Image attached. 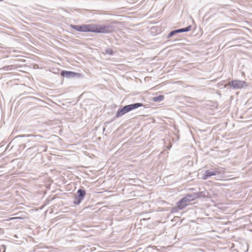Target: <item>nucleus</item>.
<instances>
[{"instance_id":"obj_1","label":"nucleus","mask_w":252,"mask_h":252,"mask_svg":"<svg viewBox=\"0 0 252 252\" xmlns=\"http://www.w3.org/2000/svg\"><path fill=\"white\" fill-rule=\"evenodd\" d=\"M119 22H113L108 24H82L71 25L70 27L78 32H94L97 33H110L116 29V24Z\"/></svg>"},{"instance_id":"obj_2","label":"nucleus","mask_w":252,"mask_h":252,"mask_svg":"<svg viewBox=\"0 0 252 252\" xmlns=\"http://www.w3.org/2000/svg\"><path fill=\"white\" fill-rule=\"evenodd\" d=\"M143 106L142 103L138 102L135 103L133 104H130L128 105H126L123 107L122 108L118 109V110L116 112V114L115 115L116 118H120L122 116L124 115L125 114L135 109H137L141 106Z\"/></svg>"},{"instance_id":"obj_3","label":"nucleus","mask_w":252,"mask_h":252,"mask_svg":"<svg viewBox=\"0 0 252 252\" xmlns=\"http://www.w3.org/2000/svg\"><path fill=\"white\" fill-rule=\"evenodd\" d=\"M194 196V195H192V193L188 194L181 199L176 203L178 209L180 210H182L187 206L189 205L191 201L194 200L193 198Z\"/></svg>"},{"instance_id":"obj_4","label":"nucleus","mask_w":252,"mask_h":252,"mask_svg":"<svg viewBox=\"0 0 252 252\" xmlns=\"http://www.w3.org/2000/svg\"><path fill=\"white\" fill-rule=\"evenodd\" d=\"M86 194V191L83 189H79L74 196L73 203L75 205H79L84 198Z\"/></svg>"},{"instance_id":"obj_5","label":"nucleus","mask_w":252,"mask_h":252,"mask_svg":"<svg viewBox=\"0 0 252 252\" xmlns=\"http://www.w3.org/2000/svg\"><path fill=\"white\" fill-rule=\"evenodd\" d=\"M228 85L234 89H241L244 86H247L246 82L245 81L238 80L231 81L229 82Z\"/></svg>"},{"instance_id":"obj_6","label":"nucleus","mask_w":252,"mask_h":252,"mask_svg":"<svg viewBox=\"0 0 252 252\" xmlns=\"http://www.w3.org/2000/svg\"><path fill=\"white\" fill-rule=\"evenodd\" d=\"M61 75L63 77L67 78H78L81 76V74L68 70H62L61 71Z\"/></svg>"},{"instance_id":"obj_7","label":"nucleus","mask_w":252,"mask_h":252,"mask_svg":"<svg viewBox=\"0 0 252 252\" xmlns=\"http://www.w3.org/2000/svg\"><path fill=\"white\" fill-rule=\"evenodd\" d=\"M220 174V172L217 170H207L203 174L202 179L203 180H207L212 176H216Z\"/></svg>"},{"instance_id":"obj_8","label":"nucleus","mask_w":252,"mask_h":252,"mask_svg":"<svg viewBox=\"0 0 252 252\" xmlns=\"http://www.w3.org/2000/svg\"><path fill=\"white\" fill-rule=\"evenodd\" d=\"M192 195H194V197H193L194 199H195L196 198H208L209 197V192L205 190L203 191H199L197 192H193L192 193Z\"/></svg>"},{"instance_id":"obj_9","label":"nucleus","mask_w":252,"mask_h":252,"mask_svg":"<svg viewBox=\"0 0 252 252\" xmlns=\"http://www.w3.org/2000/svg\"><path fill=\"white\" fill-rule=\"evenodd\" d=\"M39 148H38L37 146H34L28 148L26 152L27 155H32V153H35L37 151H39Z\"/></svg>"},{"instance_id":"obj_10","label":"nucleus","mask_w":252,"mask_h":252,"mask_svg":"<svg viewBox=\"0 0 252 252\" xmlns=\"http://www.w3.org/2000/svg\"><path fill=\"white\" fill-rule=\"evenodd\" d=\"M182 33L181 32V30H180V29H176V30H173L172 31H171L167 35V38H171V37L178 34V33Z\"/></svg>"},{"instance_id":"obj_11","label":"nucleus","mask_w":252,"mask_h":252,"mask_svg":"<svg viewBox=\"0 0 252 252\" xmlns=\"http://www.w3.org/2000/svg\"><path fill=\"white\" fill-rule=\"evenodd\" d=\"M41 137L42 136L40 135H32V134L19 135H18V136H16L15 137V138L14 139V140H16V139H17L19 137Z\"/></svg>"},{"instance_id":"obj_12","label":"nucleus","mask_w":252,"mask_h":252,"mask_svg":"<svg viewBox=\"0 0 252 252\" xmlns=\"http://www.w3.org/2000/svg\"><path fill=\"white\" fill-rule=\"evenodd\" d=\"M164 97V95L161 94L153 97L152 100L154 102H160L163 100Z\"/></svg>"},{"instance_id":"obj_13","label":"nucleus","mask_w":252,"mask_h":252,"mask_svg":"<svg viewBox=\"0 0 252 252\" xmlns=\"http://www.w3.org/2000/svg\"><path fill=\"white\" fill-rule=\"evenodd\" d=\"M191 28V26L189 25L185 28H181L180 30H181V32H188L190 31Z\"/></svg>"},{"instance_id":"obj_14","label":"nucleus","mask_w":252,"mask_h":252,"mask_svg":"<svg viewBox=\"0 0 252 252\" xmlns=\"http://www.w3.org/2000/svg\"><path fill=\"white\" fill-rule=\"evenodd\" d=\"M105 52L106 53V54H107V55H111V56H113L114 54V52H113V51L110 49V48H106L105 49Z\"/></svg>"},{"instance_id":"obj_15","label":"nucleus","mask_w":252,"mask_h":252,"mask_svg":"<svg viewBox=\"0 0 252 252\" xmlns=\"http://www.w3.org/2000/svg\"><path fill=\"white\" fill-rule=\"evenodd\" d=\"M38 148H39V151L38 152H45L47 150V147L46 146H37Z\"/></svg>"},{"instance_id":"obj_16","label":"nucleus","mask_w":252,"mask_h":252,"mask_svg":"<svg viewBox=\"0 0 252 252\" xmlns=\"http://www.w3.org/2000/svg\"><path fill=\"white\" fill-rule=\"evenodd\" d=\"M178 210H179L178 209V207H173L172 209H171V213H174V212H177Z\"/></svg>"},{"instance_id":"obj_17","label":"nucleus","mask_w":252,"mask_h":252,"mask_svg":"<svg viewBox=\"0 0 252 252\" xmlns=\"http://www.w3.org/2000/svg\"><path fill=\"white\" fill-rule=\"evenodd\" d=\"M20 146H23V149H24L26 147V145L22 144V145H20Z\"/></svg>"},{"instance_id":"obj_18","label":"nucleus","mask_w":252,"mask_h":252,"mask_svg":"<svg viewBox=\"0 0 252 252\" xmlns=\"http://www.w3.org/2000/svg\"><path fill=\"white\" fill-rule=\"evenodd\" d=\"M105 127H104V128H103V131H104V130H105Z\"/></svg>"},{"instance_id":"obj_19","label":"nucleus","mask_w":252,"mask_h":252,"mask_svg":"<svg viewBox=\"0 0 252 252\" xmlns=\"http://www.w3.org/2000/svg\"><path fill=\"white\" fill-rule=\"evenodd\" d=\"M178 39H175V40H174V41H178Z\"/></svg>"}]
</instances>
